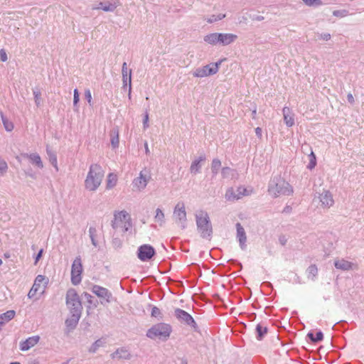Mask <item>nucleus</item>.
<instances>
[{
    "instance_id": "aec40b11",
    "label": "nucleus",
    "mask_w": 364,
    "mask_h": 364,
    "mask_svg": "<svg viewBox=\"0 0 364 364\" xmlns=\"http://www.w3.org/2000/svg\"><path fill=\"white\" fill-rule=\"evenodd\" d=\"M119 6V1L117 0H112L107 1L100 2L97 9H102L106 12L114 11Z\"/></svg>"
},
{
    "instance_id": "09e8293b",
    "label": "nucleus",
    "mask_w": 364,
    "mask_h": 364,
    "mask_svg": "<svg viewBox=\"0 0 364 364\" xmlns=\"http://www.w3.org/2000/svg\"><path fill=\"white\" fill-rule=\"evenodd\" d=\"M85 97L90 105H92V95L90 90H86L85 92Z\"/></svg>"
},
{
    "instance_id": "423d86ee",
    "label": "nucleus",
    "mask_w": 364,
    "mask_h": 364,
    "mask_svg": "<svg viewBox=\"0 0 364 364\" xmlns=\"http://www.w3.org/2000/svg\"><path fill=\"white\" fill-rule=\"evenodd\" d=\"M223 60L218 62L210 63L203 67L198 68L193 73V75L196 77H204L213 75L218 72L219 66Z\"/></svg>"
},
{
    "instance_id": "20e7f679",
    "label": "nucleus",
    "mask_w": 364,
    "mask_h": 364,
    "mask_svg": "<svg viewBox=\"0 0 364 364\" xmlns=\"http://www.w3.org/2000/svg\"><path fill=\"white\" fill-rule=\"evenodd\" d=\"M65 304L69 313L82 314V304L81 299L74 289H69L65 296Z\"/></svg>"
},
{
    "instance_id": "2eb2a0df",
    "label": "nucleus",
    "mask_w": 364,
    "mask_h": 364,
    "mask_svg": "<svg viewBox=\"0 0 364 364\" xmlns=\"http://www.w3.org/2000/svg\"><path fill=\"white\" fill-rule=\"evenodd\" d=\"M92 291L97 297L105 299L107 302L111 301L112 294L107 289L95 284L92 286Z\"/></svg>"
},
{
    "instance_id": "393cba45",
    "label": "nucleus",
    "mask_w": 364,
    "mask_h": 364,
    "mask_svg": "<svg viewBox=\"0 0 364 364\" xmlns=\"http://www.w3.org/2000/svg\"><path fill=\"white\" fill-rule=\"evenodd\" d=\"M111 357L113 359L129 360L132 358V355L127 349L125 348H120L112 353L111 354Z\"/></svg>"
},
{
    "instance_id": "7c9ffc66",
    "label": "nucleus",
    "mask_w": 364,
    "mask_h": 364,
    "mask_svg": "<svg viewBox=\"0 0 364 364\" xmlns=\"http://www.w3.org/2000/svg\"><path fill=\"white\" fill-rule=\"evenodd\" d=\"M111 136V144L114 149L119 146V131L117 129H112L110 133Z\"/></svg>"
},
{
    "instance_id": "0eeeda50",
    "label": "nucleus",
    "mask_w": 364,
    "mask_h": 364,
    "mask_svg": "<svg viewBox=\"0 0 364 364\" xmlns=\"http://www.w3.org/2000/svg\"><path fill=\"white\" fill-rule=\"evenodd\" d=\"M173 218L176 223L182 228L186 227V212L183 203H178L173 210Z\"/></svg>"
},
{
    "instance_id": "1a4fd4ad",
    "label": "nucleus",
    "mask_w": 364,
    "mask_h": 364,
    "mask_svg": "<svg viewBox=\"0 0 364 364\" xmlns=\"http://www.w3.org/2000/svg\"><path fill=\"white\" fill-rule=\"evenodd\" d=\"M150 179V171L146 168H144L140 171L139 176L134 179L133 186L139 191L143 190L146 188Z\"/></svg>"
},
{
    "instance_id": "6e6552de",
    "label": "nucleus",
    "mask_w": 364,
    "mask_h": 364,
    "mask_svg": "<svg viewBox=\"0 0 364 364\" xmlns=\"http://www.w3.org/2000/svg\"><path fill=\"white\" fill-rule=\"evenodd\" d=\"M82 272V265L81 258L80 257H77L74 259L71 268V282L73 284L77 285L81 282Z\"/></svg>"
},
{
    "instance_id": "680f3d73",
    "label": "nucleus",
    "mask_w": 364,
    "mask_h": 364,
    "mask_svg": "<svg viewBox=\"0 0 364 364\" xmlns=\"http://www.w3.org/2000/svg\"><path fill=\"white\" fill-rule=\"evenodd\" d=\"M256 114H257V108L256 107H255L252 111V119H255L256 118Z\"/></svg>"
},
{
    "instance_id": "69168bd1",
    "label": "nucleus",
    "mask_w": 364,
    "mask_h": 364,
    "mask_svg": "<svg viewBox=\"0 0 364 364\" xmlns=\"http://www.w3.org/2000/svg\"><path fill=\"white\" fill-rule=\"evenodd\" d=\"M256 19L258 21H262L264 19V17L263 16H257Z\"/></svg>"
},
{
    "instance_id": "ddd939ff",
    "label": "nucleus",
    "mask_w": 364,
    "mask_h": 364,
    "mask_svg": "<svg viewBox=\"0 0 364 364\" xmlns=\"http://www.w3.org/2000/svg\"><path fill=\"white\" fill-rule=\"evenodd\" d=\"M248 195L247 191L245 188L240 186L235 191L232 188H230L227 190L225 193V198L230 201H234L239 200L243 196Z\"/></svg>"
},
{
    "instance_id": "3c124183",
    "label": "nucleus",
    "mask_w": 364,
    "mask_h": 364,
    "mask_svg": "<svg viewBox=\"0 0 364 364\" xmlns=\"http://www.w3.org/2000/svg\"><path fill=\"white\" fill-rule=\"evenodd\" d=\"M319 39L324 41H328L331 38V34L328 33H323L318 35Z\"/></svg>"
},
{
    "instance_id": "72a5a7b5",
    "label": "nucleus",
    "mask_w": 364,
    "mask_h": 364,
    "mask_svg": "<svg viewBox=\"0 0 364 364\" xmlns=\"http://www.w3.org/2000/svg\"><path fill=\"white\" fill-rule=\"evenodd\" d=\"M256 332H257V338L258 340H262L264 335L267 333V327L263 326L262 324L259 323L256 326Z\"/></svg>"
},
{
    "instance_id": "f3484780",
    "label": "nucleus",
    "mask_w": 364,
    "mask_h": 364,
    "mask_svg": "<svg viewBox=\"0 0 364 364\" xmlns=\"http://www.w3.org/2000/svg\"><path fill=\"white\" fill-rule=\"evenodd\" d=\"M82 314H77L74 313H69V316L66 318L65 324L68 332L74 330Z\"/></svg>"
},
{
    "instance_id": "c03bdc74",
    "label": "nucleus",
    "mask_w": 364,
    "mask_h": 364,
    "mask_svg": "<svg viewBox=\"0 0 364 364\" xmlns=\"http://www.w3.org/2000/svg\"><path fill=\"white\" fill-rule=\"evenodd\" d=\"M36 105L38 107L41 105V92L37 90H33Z\"/></svg>"
},
{
    "instance_id": "37998d69",
    "label": "nucleus",
    "mask_w": 364,
    "mask_h": 364,
    "mask_svg": "<svg viewBox=\"0 0 364 364\" xmlns=\"http://www.w3.org/2000/svg\"><path fill=\"white\" fill-rule=\"evenodd\" d=\"M304 3L309 6H321L322 4L321 0H302Z\"/></svg>"
},
{
    "instance_id": "864d4df0",
    "label": "nucleus",
    "mask_w": 364,
    "mask_h": 364,
    "mask_svg": "<svg viewBox=\"0 0 364 364\" xmlns=\"http://www.w3.org/2000/svg\"><path fill=\"white\" fill-rule=\"evenodd\" d=\"M149 114L148 113L146 112L144 115V120H143V126H144V129H146L147 127H149Z\"/></svg>"
},
{
    "instance_id": "9b49d317",
    "label": "nucleus",
    "mask_w": 364,
    "mask_h": 364,
    "mask_svg": "<svg viewBox=\"0 0 364 364\" xmlns=\"http://www.w3.org/2000/svg\"><path fill=\"white\" fill-rule=\"evenodd\" d=\"M154 248L150 245H142L139 247L137 257L141 261L146 262L150 260L155 255Z\"/></svg>"
},
{
    "instance_id": "5fc2aeb1",
    "label": "nucleus",
    "mask_w": 364,
    "mask_h": 364,
    "mask_svg": "<svg viewBox=\"0 0 364 364\" xmlns=\"http://www.w3.org/2000/svg\"><path fill=\"white\" fill-rule=\"evenodd\" d=\"M0 58H1V61H3V62H6L8 59L6 53L3 49H1L0 50Z\"/></svg>"
},
{
    "instance_id": "58836bf2",
    "label": "nucleus",
    "mask_w": 364,
    "mask_h": 364,
    "mask_svg": "<svg viewBox=\"0 0 364 364\" xmlns=\"http://www.w3.org/2000/svg\"><path fill=\"white\" fill-rule=\"evenodd\" d=\"M306 273L308 278L314 280L318 274V269L316 266L314 264L310 265L306 270Z\"/></svg>"
},
{
    "instance_id": "39448f33",
    "label": "nucleus",
    "mask_w": 364,
    "mask_h": 364,
    "mask_svg": "<svg viewBox=\"0 0 364 364\" xmlns=\"http://www.w3.org/2000/svg\"><path fill=\"white\" fill-rule=\"evenodd\" d=\"M171 333V326L167 323H160L154 325L146 333V336L151 339L166 340Z\"/></svg>"
},
{
    "instance_id": "a878e982",
    "label": "nucleus",
    "mask_w": 364,
    "mask_h": 364,
    "mask_svg": "<svg viewBox=\"0 0 364 364\" xmlns=\"http://www.w3.org/2000/svg\"><path fill=\"white\" fill-rule=\"evenodd\" d=\"M334 266L336 269L348 271L353 269L354 264L344 259H338L334 261Z\"/></svg>"
},
{
    "instance_id": "ea45409f",
    "label": "nucleus",
    "mask_w": 364,
    "mask_h": 364,
    "mask_svg": "<svg viewBox=\"0 0 364 364\" xmlns=\"http://www.w3.org/2000/svg\"><path fill=\"white\" fill-rule=\"evenodd\" d=\"M225 17V14H220L218 15H211L209 17L206 18L205 20L208 23H213L218 21L222 20Z\"/></svg>"
},
{
    "instance_id": "bb28decb",
    "label": "nucleus",
    "mask_w": 364,
    "mask_h": 364,
    "mask_svg": "<svg viewBox=\"0 0 364 364\" xmlns=\"http://www.w3.org/2000/svg\"><path fill=\"white\" fill-rule=\"evenodd\" d=\"M205 160V156H200L198 159H195L190 167V171L191 173L196 174L200 172V169L202 167L201 162Z\"/></svg>"
},
{
    "instance_id": "f03ea898",
    "label": "nucleus",
    "mask_w": 364,
    "mask_h": 364,
    "mask_svg": "<svg viewBox=\"0 0 364 364\" xmlns=\"http://www.w3.org/2000/svg\"><path fill=\"white\" fill-rule=\"evenodd\" d=\"M103 177L104 172L101 166L98 164L91 165L85 181V186L86 189L90 191H96L100 186Z\"/></svg>"
},
{
    "instance_id": "cd10ccee",
    "label": "nucleus",
    "mask_w": 364,
    "mask_h": 364,
    "mask_svg": "<svg viewBox=\"0 0 364 364\" xmlns=\"http://www.w3.org/2000/svg\"><path fill=\"white\" fill-rule=\"evenodd\" d=\"M15 314L16 312L14 310H9L4 314H0V330L6 323L14 318Z\"/></svg>"
},
{
    "instance_id": "4468645a",
    "label": "nucleus",
    "mask_w": 364,
    "mask_h": 364,
    "mask_svg": "<svg viewBox=\"0 0 364 364\" xmlns=\"http://www.w3.org/2000/svg\"><path fill=\"white\" fill-rule=\"evenodd\" d=\"M122 75L123 81L122 88L126 90L128 86L129 97L130 98L132 92V70L128 71L127 65L125 62L122 64Z\"/></svg>"
},
{
    "instance_id": "c756f323",
    "label": "nucleus",
    "mask_w": 364,
    "mask_h": 364,
    "mask_svg": "<svg viewBox=\"0 0 364 364\" xmlns=\"http://www.w3.org/2000/svg\"><path fill=\"white\" fill-rule=\"evenodd\" d=\"M221 174L223 178H234L236 177L237 173L235 170L230 167H223L221 169Z\"/></svg>"
},
{
    "instance_id": "b1692460",
    "label": "nucleus",
    "mask_w": 364,
    "mask_h": 364,
    "mask_svg": "<svg viewBox=\"0 0 364 364\" xmlns=\"http://www.w3.org/2000/svg\"><path fill=\"white\" fill-rule=\"evenodd\" d=\"M282 113L285 124L289 127H292L294 124V114L287 107L283 108Z\"/></svg>"
},
{
    "instance_id": "13d9d810",
    "label": "nucleus",
    "mask_w": 364,
    "mask_h": 364,
    "mask_svg": "<svg viewBox=\"0 0 364 364\" xmlns=\"http://www.w3.org/2000/svg\"><path fill=\"white\" fill-rule=\"evenodd\" d=\"M262 131L260 127H257L255 129V134L258 137H259V138L262 137Z\"/></svg>"
},
{
    "instance_id": "4c0bfd02",
    "label": "nucleus",
    "mask_w": 364,
    "mask_h": 364,
    "mask_svg": "<svg viewBox=\"0 0 364 364\" xmlns=\"http://www.w3.org/2000/svg\"><path fill=\"white\" fill-rule=\"evenodd\" d=\"M307 336L314 343H318L319 341H321L323 338V334L321 331H319L316 333V336H314V335L312 332L308 333Z\"/></svg>"
},
{
    "instance_id": "6e6d98bb",
    "label": "nucleus",
    "mask_w": 364,
    "mask_h": 364,
    "mask_svg": "<svg viewBox=\"0 0 364 364\" xmlns=\"http://www.w3.org/2000/svg\"><path fill=\"white\" fill-rule=\"evenodd\" d=\"M43 252V250L41 249V250H40L38 253L36 255V258H35V264H37V262H38L40 258L42 257Z\"/></svg>"
},
{
    "instance_id": "f257e3e1",
    "label": "nucleus",
    "mask_w": 364,
    "mask_h": 364,
    "mask_svg": "<svg viewBox=\"0 0 364 364\" xmlns=\"http://www.w3.org/2000/svg\"><path fill=\"white\" fill-rule=\"evenodd\" d=\"M268 192L274 198L290 196L293 193V188L280 176H274L269 183Z\"/></svg>"
},
{
    "instance_id": "49530a36",
    "label": "nucleus",
    "mask_w": 364,
    "mask_h": 364,
    "mask_svg": "<svg viewBox=\"0 0 364 364\" xmlns=\"http://www.w3.org/2000/svg\"><path fill=\"white\" fill-rule=\"evenodd\" d=\"M151 316L154 317H161V313L159 308L154 306L151 309Z\"/></svg>"
},
{
    "instance_id": "a18cd8bd",
    "label": "nucleus",
    "mask_w": 364,
    "mask_h": 364,
    "mask_svg": "<svg viewBox=\"0 0 364 364\" xmlns=\"http://www.w3.org/2000/svg\"><path fill=\"white\" fill-rule=\"evenodd\" d=\"M8 169L7 164L5 161L0 159V173L4 174Z\"/></svg>"
},
{
    "instance_id": "603ef678",
    "label": "nucleus",
    "mask_w": 364,
    "mask_h": 364,
    "mask_svg": "<svg viewBox=\"0 0 364 364\" xmlns=\"http://www.w3.org/2000/svg\"><path fill=\"white\" fill-rule=\"evenodd\" d=\"M83 294H84L85 298L87 299V303H89L90 304H92L93 296L87 292H84Z\"/></svg>"
},
{
    "instance_id": "412c9836",
    "label": "nucleus",
    "mask_w": 364,
    "mask_h": 364,
    "mask_svg": "<svg viewBox=\"0 0 364 364\" xmlns=\"http://www.w3.org/2000/svg\"><path fill=\"white\" fill-rule=\"evenodd\" d=\"M46 279V277L43 275H38L36 277L34 283L28 294V297L29 299L33 298L36 295V294L40 290L41 284L44 282Z\"/></svg>"
},
{
    "instance_id": "473e14b6",
    "label": "nucleus",
    "mask_w": 364,
    "mask_h": 364,
    "mask_svg": "<svg viewBox=\"0 0 364 364\" xmlns=\"http://www.w3.org/2000/svg\"><path fill=\"white\" fill-rule=\"evenodd\" d=\"M211 172L213 173V177H215L219 172L221 168V161L218 159H214L211 164Z\"/></svg>"
},
{
    "instance_id": "5701e85b",
    "label": "nucleus",
    "mask_w": 364,
    "mask_h": 364,
    "mask_svg": "<svg viewBox=\"0 0 364 364\" xmlns=\"http://www.w3.org/2000/svg\"><path fill=\"white\" fill-rule=\"evenodd\" d=\"M23 157L29 159L30 162L38 167V168L42 169L43 168V164L41 160L40 155L37 153L33 154H22Z\"/></svg>"
},
{
    "instance_id": "4d7b16f0",
    "label": "nucleus",
    "mask_w": 364,
    "mask_h": 364,
    "mask_svg": "<svg viewBox=\"0 0 364 364\" xmlns=\"http://www.w3.org/2000/svg\"><path fill=\"white\" fill-rule=\"evenodd\" d=\"M347 99H348V101L350 103V104H353L354 102V98H353V96L351 93H348V95H347Z\"/></svg>"
},
{
    "instance_id": "e433bc0d",
    "label": "nucleus",
    "mask_w": 364,
    "mask_h": 364,
    "mask_svg": "<svg viewBox=\"0 0 364 364\" xmlns=\"http://www.w3.org/2000/svg\"><path fill=\"white\" fill-rule=\"evenodd\" d=\"M0 114L5 129L7 132H11L14 129V124L4 115L3 112H1Z\"/></svg>"
},
{
    "instance_id": "6ab92c4d",
    "label": "nucleus",
    "mask_w": 364,
    "mask_h": 364,
    "mask_svg": "<svg viewBox=\"0 0 364 364\" xmlns=\"http://www.w3.org/2000/svg\"><path fill=\"white\" fill-rule=\"evenodd\" d=\"M40 340L38 336H33L28 338L26 340L20 343V350L22 351H26L36 346Z\"/></svg>"
},
{
    "instance_id": "8fccbe9b",
    "label": "nucleus",
    "mask_w": 364,
    "mask_h": 364,
    "mask_svg": "<svg viewBox=\"0 0 364 364\" xmlns=\"http://www.w3.org/2000/svg\"><path fill=\"white\" fill-rule=\"evenodd\" d=\"M80 100L79 98V92L77 89L74 90V97H73V105L76 106Z\"/></svg>"
},
{
    "instance_id": "79ce46f5",
    "label": "nucleus",
    "mask_w": 364,
    "mask_h": 364,
    "mask_svg": "<svg viewBox=\"0 0 364 364\" xmlns=\"http://www.w3.org/2000/svg\"><path fill=\"white\" fill-rule=\"evenodd\" d=\"M102 345V341L101 340H97L91 346L89 351L91 353H95Z\"/></svg>"
},
{
    "instance_id": "a211bd4d",
    "label": "nucleus",
    "mask_w": 364,
    "mask_h": 364,
    "mask_svg": "<svg viewBox=\"0 0 364 364\" xmlns=\"http://www.w3.org/2000/svg\"><path fill=\"white\" fill-rule=\"evenodd\" d=\"M319 200L321 205L324 208H329L334 203L333 196L328 191H323L319 196Z\"/></svg>"
},
{
    "instance_id": "a19ab883",
    "label": "nucleus",
    "mask_w": 364,
    "mask_h": 364,
    "mask_svg": "<svg viewBox=\"0 0 364 364\" xmlns=\"http://www.w3.org/2000/svg\"><path fill=\"white\" fill-rule=\"evenodd\" d=\"M316 164V156L313 152L309 155V163L307 165V168L310 170L313 169Z\"/></svg>"
},
{
    "instance_id": "0e129e2a",
    "label": "nucleus",
    "mask_w": 364,
    "mask_h": 364,
    "mask_svg": "<svg viewBox=\"0 0 364 364\" xmlns=\"http://www.w3.org/2000/svg\"><path fill=\"white\" fill-rule=\"evenodd\" d=\"M290 210H291V208L289 206H287L284 208L283 211L286 212V213H289L290 211Z\"/></svg>"
},
{
    "instance_id": "de8ad7c7",
    "label": "nucleus",
    "mask_w": 364,
    "mask_h": 364,
    "mask_svg": "<svg viewBox=\"0 0 364 364\" xmlns=\"http://www.w3.org/2000/svg\"><path fill=\"white\" fill-rule=\"evenodd\" d=\"M333 15L337 17H343L346 15V11L345 10H336L333 11Z\"/></svg>"
},
{
    "instance_id": "c9c22d12",
    "label": "nucleus",
    "mask_w": 364,
    "mask_h": 364,
    "mask_svg": "<svg viewBox=\"0 0 364 364\" xmlns=\"http://www.w3.org/2000/svg\"><path fill=\"white\" fill-rule=\"evenodd\" d=\"M97 235V230L96 228H95V227H90V228H89V236H90V238L91 240L92 244L95 247H97V245H98L97 241L96 240Z\"/></svg>"
},
{
    "instance_id": "f8f14e48",
    "label": "nucleus",
    "mask_w": 364,
    "mask_h": 364,
    "mask_svg": "<svg viewBox=\"0 0 364 364\" xmlns=\"http://www.w3.org/2000/svg\"><path fill=\"white\" fill-rule=\"evenodd\" d=\"M174 315L177 318L178 321L181 322H183L186 324L196 328V323L194 321L193 318L190 315L188 312L182 310L181 309H176L174 311Z\"/></svg>"
},
{
    "instance_id": "e2e57ef3",
    "label": "nucleus",
    "mask_w": 364,
    "mask_h": 364,
    "mask_svg": "<svg viewBox=\"0 0 364 364\" xmlns=\"http://www.w3.org/2000/svg\"><path fill=\"white\" fill-rule=\"evenodd\" d=\"M144 146H145L146 154H149V147H148V144L146 142L145 143Z\"/></svg>"
},
{
    "instance_id": "f704fd0d",
    "label": "nucleus",
    "mask_w": 364,
    "mask_h": 364,
    "mask_svg": "<svg viewBox=\"0 0 364 364\" xmlns=\"http://www.w3.org/2000/svg\"><path fill=\"white\" fill-rule=\"evenodd\" d=\"M155 222L159 223L160 226H162L165 223V215L164 212L160 209L156 210V215L154 217Z\"/></svg>"
},
{
    "instance_id": "2f4dec72",
    "label": "nucleus",
    "mask_w": 364,
    "mask_h": 364,
    "mask_svg": "<svg viewBox=\"0 0 364 364\" xmlns=\"http://www.w3.org/2000/svg\"><path fill=\"white\" fill-rule=\"evenodd\" d=\"M46 153L48 156L50 163L54 166L56 171H58L56 154L53 151H52L48 147H47L46 149Z\"/></svg>"
},
{
    "instance_id": "774afa93",
    "label": "nucleus",
    "mask_w": 364,
    "mask_h": 364,
    "mask_svg": "<svg viewBox=\"0 0 364 364\" xmlns=\"http://www.w3.org/2000/svg\"><path fill=\"white\" fill-rule=\"evenodd\" d=\"M181 364H188L186 360H182Z\"/></svg>"
},
{
    "instance_id": "dca6fc26",
    "label": "nucleus",
    "mask_w": 364,
    "mask_h": 364,
    "mask_svg": "<svg viewBox=\"0 0 364 364\" xmlns=\"http://www.w3.org/2000/svg\"><path fill=\"white\" fill-rule=\"evenodd\" d=\"M237 235L236 237L239 242L241 250H245L247 248V235L244 228L240 223H236Z\"/></svg>"
},
{
    "instance_id": "052dcab7",
    "label": "nucleus",
    "mask_w": 364,
    "mask_h": 364,
    "mask_svg": "<svg viewBox=\"0 0 364 364\" xmlns=\"http://www.w3.org/2000/svg\"><path fill=\"white\" fill-rule=\"evenodd\" d=\"M25 173H26V174L27 176H30V177H31V178H36V176H35V174H34V173H33L31 172V171H26Z\"/></svg>"
},
{
    "instance_id": "4be33fe9",
    "label": "nucleus",
    "mask_w": 364,
    "mask_h": 364,
    "mask_svg": "<svg viewBox=\"0 0 364 364\" xmlns=\"http://www.w3.org/2000/svg\"><path fill=\"white\" fill-rule=\"evenodd\" d=\"M219 44L225 46H228L236 41L237 36L233 33H219Z\"/></svg>"
},
{
    "instance_id": "bf43d9fd",
    "label": "nucleus",
    "mask_w": 364,
    "mask_h": 364,
    "mask_svg": "<svg viewBox=\"0 0 364 364\" xmlns=\"http://www.w3.org/2000/svg\"><path fill=\"white\" fill-rule=\"evenodd\" d=\"M111 177H112V175L109 174V175L108 182H107V187L108 188H111V187L114 186V184H115V182H114V183H112V180L110 179Z\"/></svg>"
},
{
    "instance_id": "9d476101",
    "label": "nucleus",
    "mask_w": 364,
    "mask_h": 364,
    "mask_svg": "<svg viewBox=\"0 0 364 364\" xmlns=\"http://www.w3.org/2000/svg\"><path fill=\"white\" fill-rule=\"evenodd\" d=\"M129 219L128 213L122 210L114 214V220L112 222V226L114 229H118L119 228H123L124 231H127L128 228L126 226L127 221Z\"/></svg>"
},
{
    "instance_id": "7ed1b4c3",
    "label": "nucleus",
    "mask_w": 364,
    "mask_h": 364,
    "mask_svg": "<svg viewBox=\"0 0 364 364\" xmlns=\"http://www.w3.org/2000/svg\"><path fill=\"white\" fill-rule=\"evenodd\" d=\"M196 225L203 238H210L213 233L212 225L206 212L200 211L196 214Z\"/></svg>"
},
{
    "instance_id": "338daca9",
    "label": "nucleus",
    "mask_w": 364,
    "mask_h": 364,
    "mask_svg": "<svg viewBox=\"0 0 364 364\" xmlns=\"http://www.w3.org/2000/svg\"><path fill=\"white\" fill-rule=\"evenodd\" d=\"M263 284L267 285V286H268V287H270L272 285L271 283L268 282H264Z\"/></svg>"
},
{
    "instance_id": "c85d7f7f",
    "label": "nucleus",
    "mask_w": 364,
    "mask_h": 364,
    "mask_svg": "<svg viewBox=\"0 0 364 364\" xmlns=\"http://www.w3.org/2000/svg\"><path fill=\"white\" fill-rule=\"evenodd\" d=\"M219 33H209L204 36V41L210 45H216L219 43Z\"/></svg>"
}]
</instances>
